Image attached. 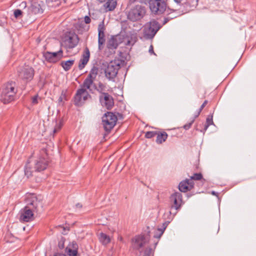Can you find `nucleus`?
Segmentation results:
<instances>
[{"label": "nucleus", "mask_w": 256, "mask_h": 256, "mask_svg": "<svg viewBox=\"0 0 256 256\" xmlns=\"http://www.w3.org/2000/svg\"><path fill=\"white\" fill-rule=\"evenodd\" d=\"M50 162L47 150L46 148L40 149L36 160L34 162V169L36 172H41L48 168Z\"/></svg>", "instance_id": "obj_1"}, {"label": "nucleus", "mask_w": 256, "mask_h": 256, "mask_svg": "<svg viewBox=\"0 0 256 256\" xmlns=\"http://www.w3.org/2000/svg\"><path fill=\"white\" fill-rule=\"evenodd\" d=\"M128 8L130 10L128 11L127 18L132 22L140 20L146 12V8L144 6L136 4Z\"/></svg>", "instance_id": "obj_2"}, {"label": "nucleus", "mask_w": 256, "mask_h": 256, "mask_svg": "<svg viewBox=\"0 0 256 256\" xmlns=\"http://www.w3.org/2000/svg\"><path fill=\"white\" fill-rule=\"evenodd\" d=\"M123 62L124 60L119 58L110 61L104 70L106 78L110 80L114 81Z\"/></svg>", "instance_id": "obj_3"}, {"label": "nucleus", "mask_w": 256, "mask_h": 256, "mask_svg": "<svg viewBox=\"0 0 256 256\" xmlns=\"http://www.w3.org/2000/svg\"><path fill=\"white\" fill-rule=\"evenodd\" d=\"M35 74L34 68L28 66L26 65L20 66L17 69V74L18 78L28 83L30 82L34 78Z\"/></svg>", "instance_id": "obj_4"}, {"label": "nucleus", "mask_w": 256, "mask_h": 256, "mask_svg": "<svg viewBox=\"0 0 256 256\" xmlns=\"http://www.w3.org/2000/svg\"><path fill=\"white\" fill-rule=\"evenodd\" d=\"M162 26L155 20H151L144 26V37L146 40H152Z\"/></svg>", "instance_id": "obj_5"}, {"label": "nucleus", "mask_w": 256, "mask_h": 256, "mask_svg": "<svg viewBox=\"0 0 256 256\" xmlns=\"http://www.w3.org/2000/svg\"><path fill=\"white\" fill-rule=\"evenodd\" d=\"M118 117L112 112H106L102 117V122L104 129L106 132L104 136L108 134L115 126Z\"/></svg>", "instance_id": "obj_6"}, {"label": "nucleus", "mask_w": 256, "mask_h": 256, "mask_svg": "<svg viewBox=\"0 0 256 256\" xmlns=\"http://www.w3.org/2000/svg\"><path fill=\"white\" fill-rule=\"evenodd\" d=\"M168 0H149V8L151 12L156 15L164 13L167 8Z\"/></svg>", "instance_id": "obj_7"}, {"label": "nucleus", "mask_w": 256, "mask_h": 256, "mask_svg": "<svg viewBox=\"0 0 256 256\" xmlns=\"http://www.w3.org/2000/svg\"><path fill=\"white\" fill-rule=\"evenodd\" d=\"M26 206L36 212H40L42 208V200L36 194H30L26 200Z\"/></svg>", "instance_id": "obj_8"}, {"label": "nucleus", "mask_w": 256, "mask_h": 256, "mask_svg": "<svg viewBox=\"0 0 256 256\" xmlns=\"http://www.w3.org/2000/svg\"><path fill=\"white\" fill-rule=\"evenodd\" d=\"M88 88L81 85V88L76 90L74 98V102L75 106H82L88 98H91V96L88 92Z\"/></svg>", "instance_id": "obj_9"}, {"label": "nucleus", "mask_w": 256, "mask_h": 256, "mask_svg": "<svg viewBox=\"0 0 256 256\" xmlns=\"http://www.w3.org/2000/svg\"><path fill=\"white\" fill-rule=\"evenodd\" d=\"M170 200L171 203V210L178 211L184 204L182 196L180 192H174L170 197Z\"/></svg>", "instance_id": "obj_10"}, {"label": "nucleus", "mask_w": 256, "mask_h": 256, "mask_svg": "<svg viewBox=\"0 0 256 256\" xmlns=\"http://www.w3.org/2000/svg\"><path fill=\"white\" fill-rule=\"evenodd\" d=\"M63 50L60 49L57 52H46L43 53L46 60L50 63L56 64L62 58Z\"/></svg>", "instance_id": "obj_11"}, {"label": "nucleus", "mask_w": 256, "mask_h": 256, "mask_svg": "<svg viewBox=\"0 0 256 256\" xmlns=\"http://www.w3.org/2000/svg\"><path fill=\"white\" fill-rule=\"evenodd\" d=\"M98 68L96 66H94L90 70V72L86 78L84 80L82 84V86L85 87L90 90V86L93 84V82L95 80L96 76L98 74Z\"/></svg>", "instance_id": "obj_12"}, {"label": "nucleus", "mask_w": 256, "mask_h": 256, "mask_svg": "<svg viewBox=\"0 0 256 256\" xmlns=\"http://www.w3.org/2000/svg\"><path fill=\"white\" fill-rule=\"evenodd\" d=\"M99 100L103 107L110 110L114 106V100L113 97L108 92L100 95Z\"/></svg>", "instance_id": "obj_13"}, {"label": "nucleus", "mask_w": 256, "mask_h": 256, "mask_svg": "<svg viewBox=\"0 0 256 256\" xmlns=\"http://www.w3.org/2000/svg\"><path fill=\"white\" fill-rule=\"evenodd\" d=\"M79 40L78 36L74 34L68 38L66 37L62 44L66 49H72L78 45Z\"/></svg>", "instance_id": "obj_14"}, {"label": "nucleus", "mask_w": 256, "mask_h": 256, "mask_svg": "<svg viewBox=\"0 0 256 256\" xmlns=\"http://www.w3.org/2000/svg\"><path fill=\"white\" fill-rule=\"evenodd\" d=\"M34 211L28 208L26 206H24L20 212V220L22 222L32 221L34 218Z\"/></svg>", "instance_id": "obj_15"}, {"label": "nucleus", "mask_w": 256, "mask_h": 256, "mask_svg": "<svg viewBox=\"0 0 256 256\" xmlns=\"http://www.w3.org/2000/svg\"><path fill=\"white\" fill-rule=\"evenodd\" d=\"M45 4L42 0H33L32 2L30 10L32 14H38L43 12Z\"/></svg>", "instance_id": "obj_16"}, {"label": "nucleus", "mask_w": 256, "mask_h": 256, "mask_svg": "<svg viewBox=\"0 0 256 256\" xmlns=\"http://www.w3.org/2000/svg\"><path fill=\"white\" fill-rule=\"evenodd\" d=\"M132 242L134 243V248L136 250H139L148 242L146 236L142 234L135 236L132 239Z\"/></svg>", "instance_id": "obj_17"}, {"label": "nucleus", "mask_w": 256, "mask_h": 256, "mask_svg": "<svg viewBox=\"0 0 256 256\" xmlns=\"http://www.w3.org/2000/svg\"><path fill=\"white\" fill-rule=\"evenodd\" d=\"M194 182H191L190 180L186 178L180 182L178 188L180 192H186L194 188Z\"/></svg>", "instance_id": "obj_18"}, {"label": "nucleus", "mask_w": 256, "mask_h": 256, "mask_svg": "<svg viewBox=\"0 0 256 256\" xmlns=\"http://www.w3.org/2000/svg\"><path fill=\"white\" fill-rule=\"evenodd\" d=\"M166 12L167 14L166 16L164 18L162 25L166 24L170 20L177 18L179 15L177 10L170 8L169 7H168V10Z\"/></svg>", "instance_id": "obj_19"}, {"label": "nucleus", "mask_w": 256, "mask_h": 256, "mask_svg": "<svg viewBox=\"0 0 256 256\" xmlns=\"http://www.w3.org/2000/svg\"><path fill=\"white\" fill-rule=\"evenodd\" d=\"M122 42L120 35L112 36L108 42V48L109 49H116Z\"/></svg>", "instance_id": "obj_20"}, {"label": "nucleus", "mask_w": 256, "mask_h": 256, "mask_svg": "<svg viewBox=\"0 0 256 256\" xmlns=\"http://www.w3.org/2000/svg\"><path fill=\"white\" fill-rule=\"evenodd\" d=\"M90 57V52L88 48L86 47L84 49V52L82 55V57L80 58L79 64H78V68L80 70L83 69L86 65L87 64L89 60Z\"/></svg>", "instance_id": "obj_21"}, {"label": "nucleus", "mask_w": 256, "mask_h": 256, "mask_svg": "<svg viewBox=\"0 0 256 256\" xmlns=\"http://www.w3.org/2000/svg\"><path fill=\"white\" fill-rule=\"evenodd\" d=\"M177 4L186 8H192L197 6L198 0H174Z\"/></svg>", "instance_id": "obj_22"}, {"label": "nucleus", "mask_w": 256, "mask_h": 256, "mask_svg": "<svg viewBox=\"0 0 256 256\" xmlns=\"http://www.w3.org/2000/svg\"><path fill=\"white\" fill-rule=\"evenodd\" d=\"M16 82L13 81H10L4 85L2 88V92L9 93L13 92L14 94H16V90L15 88Z\"/></svg>", "instance_id": "obj_23"}, {"label": "nucleus", "mask_w": 256, "mask_h": 256, "mask_svg": "<svg viewBox=\"0 0 256 256\" xmlns=\"http://www.w3.org/2000/svg\"><path fill=\"white\" fill-rule=\"evenodd\" d=\"M16 94L13 92H10L8 94L2 92L0 96V100L4 104H7L13 101L14 99Z\"/></svg>", "instance_id": "obj_24"}, {"label": "nucleus", "mask_w": 256, "mask_h": 256, "mask_svg": "<svg viewBox=\"0 0 256 256\" xmlns=\"http://www.w3.org/2000/svg\"><path fill=\"white\" fill-rule=\"evenodd\" d=\"M74 27L79 34H82L84 32H86L90 29V26H86L82 21L78 22L75 24Z\"/></svg>", "instance_id": "obj_25"}, {"label": "nucleus", "mask_w": 256, "mask_h": 256, "mask_svg": "<svg viewBox=\"0 0 256 256\" xmlns=\"http://www.w3.org/2000/svg\"><path fill=\"white\" fill-rule=\"evenodd\" d=\"M212 118H213L212 114L208 115L206 118V122L204 124V126L203 130H199L198 125L196 126V130H200L201 132L204 133L205 132L206 130L208 129V126L210 125L214 124Z\"/></svg>", "instance_id": "obj_26"}, {"label": "nucleus", "mask_w": 256, "mask_h": 256, "mask_svg": "<svg viewBox=\"0 0 256 256\" xmlns=\"http://www.w3.org/2000/svg\"><path fill=\"white\" fill-rule=\"evenodd\" d=\"M156 142L158 144H162L166 140L168 135L165 132H160L158 131V134H156Z\"/></svg>", "instance_id": "obj_27"}, {"label": "nucleus", "mask_w": 256, "mask_h": 256, "mask_svg": "<svg viewBox=\"0 0 256 256\" xmlns=\"http://www.w3.org/2000/svg\"><path fill=\"white\" fill-rule=\"evenodd\" d=\"M74 62V60H70L66 61L63 60L60 62V65L65 71H68L71 68Z\"/></svg>", "instance_id": "obj_28"}, {"label": "nucleus", "mask_w": 256, "mask_h": 256, "mask_svg": "<svg viewBox=\"0 0 256 256\" xmlns=\"http://www.w3.org/2000/svg\"><path fill=\"white\" fill-rule=\"evenodd\" d=\"M116 0H108L104 6L109 11L113 10L116 6Z\"/></svg>", "instance_id": "obj_29"}, {"label": "nucleus", "mask_w": 256, "mask_h": 256, "mask_svg": "<svg viewBox=\"0 0 256 256\" xmlns=\"http://www.w3.org/2000/svg\"><path fill=\"white\" fill-rule=\"evenodd\" d=\"M98 238L100 242L104 245H106L110 242V236L104 232L100 234Z\"/></svg>", "instance_id": "obj_30"}, {"label": "nucleus", "mask_w": 256, "mask_h": 256, "mask_svg": "<svg viewBox=\"0 0 256 256\" xmlns=\"http://www.w3.org/2000/svg\"><path fill=\"white\" fill-rule=\"evenodd\" d=\"M173 210H170L165 212L164 214V220H171L173 219L174 216L176 214L178 211L174 210V212H172Z\"/></svg>", "instance_id": "obj_31"}, {"label": "nucleus", "mask_w": 256, "mask_h": 256, "mask_svg": "<svg viewBox=\"0 0 256 256\" xmlns=\"http://www.w3.org/2000/svg\"><path fill=\"white\" fill-rule=\"evenodd\" d=\"M106 85L101 82H99L98 84L97 88H96V90L99 92L100 94L102 95L103 94H106L105 92L106 91Z\"/></svg>", "instance_id": "obj_32"}, {"label": "nucleus", "mask_w": 256, "mask_h": 256, "mask_svg": "<svg viewBox=\"0 0 256 256\" xmlns=\"http://www.w3.org/2000/svg\"><path fill=\"white\" fill-rule=\"evenodd\" d=\"M191 182H194L193 180H202V182H206V180L203 178L202 174V173H194L193 176H191L190 177V178Z\"/></svg>", "instance_id": "obj_33"}, {"label": "nucleus", "mask_w": 256, "mask_h": 256, "mask_svg": "<svg viewBox=\"0 0 256 256\" xmlns=\"http://www.w3.org/2000/svg\"><path fill=\"white\" fill-rule=\"evenodd\" d=\"M158 231L159 232V234H156L154 236V238H156V240H154V249L156 248L158 244V243L159 238H160L162 236L163 233L164 232L163 231L161 230L158 229Z\"/></svg>", "instance_id": "obj_34"}, {"label": "nucleus", "mask_w": 256, "mask_h": 256, "mask_svg": "<svg viewBox=\"0 0 256 256\" xmlns=\"http://www.w3.org/2000/svg\"><path fill=\"white\" fill-rule=\"evenodd\" d=\"M60 0H46V2L50 6L56 7L60 4Z\"/></svg>", "instance_id": "obj_35"}, {"label": "nucleus", "mask_w": 256, "mask_h": 256, "mask_svg": "<svg viewBox=\"0 0 256 256\" xmlns=\"http://www.w3.org/2000/svg\"><path fill=\"white\" fill-rule=\"evenodd\" d=\"M154 250L150 247L146 248L144 252V254L142 256H154Z\"/></svg>", "instance_id": "obj_36"}, {"label": "nucleus", "mask_w": 256, "mask_h": 256, "mask_svg": "<svg viewBox=\"0 0 256 256\" xmlns=\"http://www.w3.org/2000/svg\"><path fill=\"white\" fill-rule=\"evenodd\" d=\"M66 252L68 256H78V250H72V248L68 247L66 248Z\"/></svg>", "instance_id": "obj_37"}, {"label": "nucleus", "mask_w": 256, "mask_h": 256, "mask_svg": "<svg viewBox=\"0 0 256 256\" xmlns=\"http://www.w3.org/2000/svg\"><path fill=\"white\" fill-rule=\"evenodd\" d=\"M66 100V90H62L61 92V94L58 99V102L60 104L63 102V100Z\"/></svg>", "instance_id": "obj_38"}, {"label": "nucleus", "mask_w": 256, "mask_h": 256, "mask_svg": "<svg viewBox=\"0 0 256 256\" xmlns=\"http://www.w3.org/2000/svg\"><path fill=\"white\" fill-rule=\"evenodd\" d=\"M156 134H158V131L147 132L145 134V138H152L156 136Z\"/></svg>", "instance_id": "obj_39"}, {"label": "nucleus", "mask_w": 256, "mask_h": 256, "mask_svg": "<svg viewBox=\"0 0 256 256\" xmlns=\"http://www.w3.org/2000/svg\"><path fill=\"white\" fill-rule=\"evenodd\" d=\"M32 168L30 167H28V165L25 166L24 168V174L27 176L28 178L32 176Z\"/></svg>", "instance_id": "obj_40"}, {"label": "nucleus", "mask_w": 256, "mask_h": 256, "mask_svg": "<svg viewBox=\"0 0 256 256\" xmlns=\"http://www.w3.org/2000/svg\"><path fill=\"white\" fill-rule=\"evenodd\" d=\"M105 42V36H98V44L100 50H101V46L104 44Z\"/></svg>", "instance_id": "obj_41"}, {"label": "nucleus", "mask_w": 256, "mask_h": 256, "mask_svg": "<svg viewBox=\"0 0 256 256\" xmlns=\"http://www.w3.org/2000/svg\"><path fill=\"white\" fill-rule=\"evenodd\" d=\"M69 246V248H72V250H78V246L75 241L72 242Z\"/></svg>", "instance_id": "obj_42"}, {"label": "nucleus", "mask_w": 256, "mask_h": 256, "mask_svg": "<svg viewBox=\"0 0 256 256\" xmlns=\"http://www.w3.org/2000/svg\"><path fill=\"white\" fill-rule=\"evenodd\" d=\"M62 126V122H60L58 124H56L53 130V132L54 134L56 133L58 131H59L61 129Z\"/></svg>", "instance_id": "obj_43"}, {"label": "nucleus", "mask_w": 256, "mask_h": 256, "mask_svg": "<svg viewBox=\"0 0 256 256\" xmlns=\"http://www.w3.org/2000/svg\"><path fill=\"white\" fill-rule=\"evenodd\" d=\"M64 242H65V239L64 238L62 237L58 243V247L60 249L62 250L64 248Z\"/></svg>", "instance_id": "obj_44"}, {"label": "nucleus", "mask_w": 256, "mask_h": 256, "mask_svg": "<svg viewBox=\"0 0 256 256\" xmlns=\"http://www.w3.org/2000/svg\"><path fill=\"white\" fill-rule=\"evenodd\" d=\"M22 14V12L20 10L17 9L14 12V16L16 18H18L20 17Z\"/></svg>", "instance_id": "obj_45"}, {"label": "nucleus", "mask_w": 256, "mask_h": 256, "mask_svg": "<svg viewBox=\"0 0 256 256\" xmlns=\"http://www.w3.org/2000/svg\"><path fill=\"white\" fill-rule=\"evenodd\" d=\"M106 28L104 24V20H102L98 26V31H104Z\"/></svg>", "instance_id": "obj_46"}, {"label": "nucleus", "mask_w": 256, "mask_h": 256, "mask_svg": "<svg viewBox=\"0 0 256 256\" xmlns=\"http://www.w3.org/2000/svg\"><path fill=\"white\" fill-rule=\"evenodd\" d=\"M194 122V118H193L190 121V122L188 124H184L183 126L184 128L186 130H188V129H190V127L192 126V125L193 124Z\"/></svg>", "instance_id": "obj_47"}, {"label": "nucleus", "mask_w": 256, "mask_h": 256, "mask_svg": "<svg viewBox=\"0 0 256 256\" xmlns=\"http://www.w3.org/2000/svg\"><path fill=\"white\" fill-rule=\"evenodd\" d=\"M170 220H166L165 222H164L162 224V228H158V229L161 230L163 231L164 232V230L168 225V224L170 223Z\"/></svg>", "instance_id": "obj_48"}, {"label": "nucleus", "mask_w": 256, "mask_h": 256, "mask_svg": "<svg viewBox=\"0 0 256 256\" xmlns=\"http://www.w3.org/2000/svg\"><path fill=\"white\" fill-rule=\"evenodd\" d=\"M137 2H141V0H128L127 2V8L130 7V6Z\"/></svg>", "instance_id": "obj_49"}, {"label": "nucleus", "mask_w": 256, "mask_h": 256, "mask_svg": "<svg viewBox=\"0 0 256 256\" xmlns=\"http://www.w3.org/2000/svg\"><path fill=\"white\" fill-rule=\"evenodd\" d=\"M38 95L36 94L33 96L32 98V102L33 104H38Z\"/></svg>", "instance_id": "obj_50"}, {"label": "nucleus", "mask_w": 256, "mask_h": 256, "mask_svg": "<svg viewBox=\"0 0 256 256\" xmlns=\"http://www.w3.org/2000/svg\"><path fill=\"white\" fill-rule=\"evenodd\" d=\"M91 22V19L89 16H86L84 18V23L86 24H88Z\"/></svg>", "instance_id": "obj_51"}, {"label": "nucleus", "mask_w": 256, "mask_h": 256, "mask_svg": "<svg viewBox=\"0 0 256 256\" xmlns=\"http://www.w3.org/2000/svg\"><path fill=\"white\" fill-rule=\"evenodd\" d=\"M208 101L207 100H205L203 104L201 105L200 107L198 109L200 112H202L203 108L206 106L208 104Z\"/></svg>", "instance_id": "obj_52"}, {"label": "nucleus", "mask_w": 256, "mask_h": 256, "mask_svg": "<svg viewBox=\"0 0 256 256\" xmlns=\"http://www.w3.org/2000/svg\"><path fill=\"white\" fill-rule=\"evenodd\" d=\"M149 52L150 54H154L156 55V54L154 53V48H153L152 45H151L150 47Z\"/></svg>", "instance_id": "obj_53"}, {"label": "nucleus", "mask_w": 256, "mask_h": 256, "mask_svg": "<svg viewBox=\"0 0 256 256\" xmlns=\"http://www.w3.org/2000/svg\"><path fill=\"white\" fill-rule=\"evenodd\" d=\"M98 36H105L104 31H98Z\"/></svg>", "instance_id": "obj_54"}, {"label": "nucleus", "mask_w": 256, "mask_h": 256, "mask_svg": "<svg viewBox=\"0 0 256 256\" xmlns=\"http://www.w3.org/2000/svg\"><path fill=\"white\" fill-rule=\"evenodd\" d=\"M200 112H200V110H198V111L196 112V114H195L194 118V120H195L196 118H197L199 116V115L200 114Z\"/></svg>", "instance_id": "obj_55"}, {"label": "nucleus", "mask_w": 256, "mask_h": 256, "mask_svg": "<svg viewBox=\"0 0 256 256\" xmlns=\"http://www.w3.org/2000/svg\"><path fill=\"white\" fill-rule=\"evenodd\" d=\"M76 208H81L82 207V205L80 203H78L76 204Z\"/></svg>", "instance_id": "obj_56"}, {"label": "nucleus", "mask_w": 256, "mask_h": 256, "mask_svg": "<svg viewBox=\"0 0 256 256\" xmlns=\"http://www.w3.org/2000/svg\"><path fill=\"white\" fill-rule=\"evenodd\" d=\"M54 256H66V255L63 254L56 252L54 254Z\"/></svg>", "instance_id": "obj_57"}, {"label": "nucleus", "mask_w": 256, "mask_h": 256, "mask_svg": "<svg viewBox=\"0 0 256 256\" xmlns=\"http://www.w3.org/2000/svg\"><path fill=\"white\" fill-rule=\"evenodd\" d=\"M20 5L22 6H24V8H26V2H22L21 3Z\"/></svg>", "instance_id": "obj_58"}, {"label": "nucleus", "mask_w": 256, "mask_h": 256, "mask_svg": "<svg viewBox=\"0 0 256 256\" xmlns=\"http://www.w3.org/2000/svg\"><path fill=\"white\" fill-rule=\"evenodd\" d=\"M211 194L214 196H218V194L214 191H212Z\"/></svg>", "instance_id": "obj_59"}, {"label": "nucleus", "mask_w": 256, "mask_h": 256, "mask_svg": "<svg viewBox=\"0 0 256 256\" xmlns=\"http://www.w3.org/2000/svg\"><path fill=\"white\" fill-rule=\"evenodd\" d=\"M118 116L119 118H123V116L121 114L118 113Z\"/></svg>", "instance_id": "obj_60"}, {"label": "nucleus", "mask_w": 256, "mask_h": 256, "mask_svg": "<svg viewBox=\"0 0 256 256\" xmlns=\"http://www.w3.org/2000/svg\"><path fill=\"white\" fill-rule=\"evenodd\" d=\"M93 86V88H94V89L96 90V88H97L98 86V85H96V84H94L93 82V84L92 85Z\"/></svg>", "instance_id": "obj_61"}, {"label": "nucleus", "mask_w": 256, "mask_h": 256, "mask_svg": "<svg viewBox=\"0 0 256 256\" xmlns=\"http://www.w3.org/2000/svg\"><path fill=\"white\" fill-rule=\"evenodd\" d=\"M100 2L102 3V2H106L108 0H98Z\"/></svg>", "instance_id": "obj_62"}, {"label": "nucleus", "mask_w": 256, "mask_h": 256, "mask_svg": "<svg viewBox=\"0 0 256 256\" xmlns=\"http://www.w3.org/2000/svg\"><path fill=\"white\" fill-rule=\"evenodd\" d=\"M150 230H148V235L150 236Z\"/></svg>", "instance_id": "obj_63"}]
</instances>
